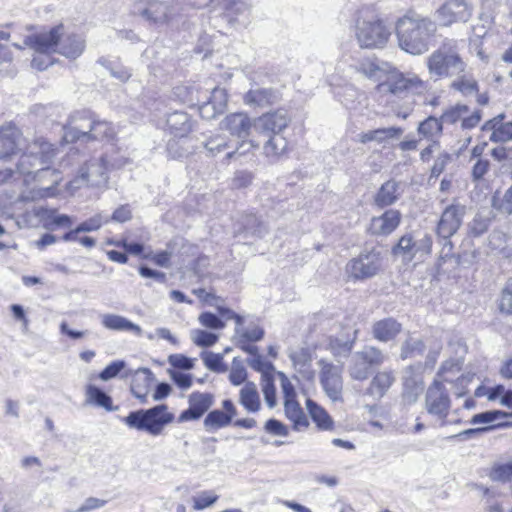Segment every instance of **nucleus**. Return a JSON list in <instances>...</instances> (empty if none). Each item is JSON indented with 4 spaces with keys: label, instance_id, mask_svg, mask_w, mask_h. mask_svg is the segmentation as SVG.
<instances>
[{
    "label": "nucleus",
    "instance_id": "1",
    "mask_svg": "<svg viewBox=\"0 0 512 512\" xmlns=\"http://www.w3.org/2000/svg\"><path fill=\"white\" fill-rule=\"evenodd\" d=\"M435 32V23L416 13H407L396 24L400 48L412 55H421L426 52L429 48V40Z\"/></svg>",
    "mask_w": 512,
    "mask_h": 512
},
{
    "label": "nucleus",
    "instance_id": "2",
    "mask_svg": "<svg viewBox=\"0 0 512 512\" xmlns=\"http://www.w3.org/2000/svg\"><path fill=\"white\" fill-rule=\"evenodd\" d=\"M460 41L445 38L426 59V67L432 79L453 78L468 70V64L461 53Z\"/></svg>",
    "mask_w": 512,
    "mask_h": 512
},
{
    "label": "nucleus",
    "instance_id": "3",
    "mask_svg": "<svg viewBox=\"0 0 512 512\" xmlns=\"http://www.w3.org/2000/svg\"><path fill=\"white\" fill-rule=\"evenodd\" d=\"M174 415L168 412L165 404L157 405L147 410L130 412L123 422L132 429L146 431L150 435H160L165 426L172 423Z\"/></svg>",
    "mask_w": 512,
    "mask_h": 512
},
{
    "label": "nucleus",
    "instance_id": "4",
    "mask_svg": "<svg viewBox=\"0 0 512 512\" xmlns=\"http://www.w3.org/2000/svg\"><path fill=\"white\" fill-rule=\"evenodd\" d=\"M128 163L126 158L110 161L106 155L92 158L81 168L79 176L70 182L71 189H78L83 185L101 187L107 184L110 168H121Z\"/></svg>",
    "mask_w": 512,
    "mask_h": 512
},
{
    "label": "nucleus",
    "instance_id": "5",
    "mask_svg": "<svg viewBox=\"0 0 512 512\" xmlns=\"http://www.w3.org/2000/svg\"><path fill=\"white\" fill-rule=\"evenodd\" d=\"M64 27L58 25L49 32L39 33L27 36L24 45L35 51L31 65L33 68L43 71L53 64L51 53L57 51V45L61 36H63Z\"/></svg>",
    "mask_w": 512,
    "mask_h": 512
},
{
    "label": "nucleus",
    "instance_id": "6",
    "mask_svg": "<svg viewBox=\"0 0 512 512\" xmlns=\"http://www.w3.org/2000/svg\"><path fill=\"white\" fill-rule=\"evenodd\" d=\"M222 130L228 131L232 136L239 138L241 141L235 150L226 154L228 159L232 158L235 154L243 155L252 148H259V142L253 138H249L251 130H253V119L246 113H231L227 115L220 123Z\"/></svg>",
    "mask_w": 512,
    "mask_h": 512
},
{
    "label": "nucleus",
    "instance_id": "7",
    "mask_svg": "<svg viewBox=\"0 0 512 512\" xmlns=\"http://www.w3.org/2000/svg\"><path fill=\"white\" fill-rule=\"evenodd\" d=\"M27 149L28 152L21 156L17 165L21 174H31L33 172L32 168L51 163L58 154V150L44 138L35 139Z\"/></svg>",
    "mask_w": 512,
    "mask_h": 512
},
{
    "label": "nucleus",
    "instance_id": "8",
    "mask_svg": "<svg viewBox=\"0 0 512 512\" xmlns=\"http://www.w3.org/2000/svg\"><path fill=\"white\" fill-rule=\"evenodd\" d=\"M391 33L385 24L379 20H358L356 39L362 48H383Z\"/></svg>",
    "mask_w": 512,
    "mask_h": 512
},
{
    "label": "nucleus",
    "instance_id": "9",
    "mask_svg": "<svg viewBox=\"0 0 512 512\" xmlns=\"http://www.w3.org/2000/svg\"><path fill=\"white\" fill-rule=\"evenodd\" d=\"M95 119L96 116L87 110L73 113L69 117L67 124L63 127V141L66 143L76 141L89 142Z\"/></svg>",
    "mask_w": 512,
    "mask_h": 512
},
{
    "label": "nucleus",
    "instance_id": "10",
    "mask_svg": "<svg viewBox=\"0 0 512 512\" xmlns=\"http://www.w3.org/2000/svg\"><path fill=\"white\" fill-rule=\"evenodd\" d=\"M319 381L326 396L333 402L343 401L342 367L326 359L318 361Z\"/></svg>",
    "mask_w": 512,
    "mask_h": 512
},
{
    "label": "nucleus",
    "instance_id": "11",
    "mask_svg": "<svg viewBox=\"0 0 512 512\" xmlns=\"http://www.w3.org/2000/svg\"><path fill=\"white\" fill-rule=\"evenodd\" d=\"M425 406L429 414L437 417L441 425L446 424V417L451 406V400L444 384L440 381H434L426 392Z\"/></svg>",
    "mask_w": 512,
    "mask_h": 512
},
{
    "label": "nucleus",
    "instance_id": "12",
    "mask_svg": "<svg viewBox=\"0 0 512 512\" xmlns=\"http://www.w3.org/2000/svg\"><path fill=\"white\" fill-rule=\"evenodd\" d=\"M381 268V256L379 252L370 251L361 253L347 264V273L356 280L367 279L375 276Z\"/></svg>",
    "mask_w": 512,
    "mask_h": 512
},
{
    "label": "nucleus",
    "instance_id": "13",
    "mask_svg": "<svg viewBox=\"0 0 512 512\" xmlns=\"http://www.w3.org/2000/svg\"><path fill=\"white\" fill-rule=\"evenodd\" d=\"M290 117L285 110L279 109L265 113L253 119V131L262 136L282 134L288 127Z\"/></svg>",
    "mask_w": 512,
    "mask_h": 512
},
{
    "label": "nucleus",
    "instance_id": "14",
    "mask_svg": "<svg viewBox=\"0 0 512 512\" xmlns=\"http://www.w3.org/2000/svg\"><path fill=\"white\" fill-rule=\"evenodd\" d=\"M288 357L299 380L313 382L316 371L313 368L314 351L305 346L291 348Z\"/></svg>",
    "mask_w": 512,
    "mask_h": 512
},
{
    "label": "nucleus",
    "instance_id": "15",
    "mask_svg": "<svg viewBox=\"0 0 512 512\" xmlns=\"http://www.w3.org/2000/svg\"><path fill=\"white\" fill-rule=\"evenodd\" d=\"M465 214L466 207L462 204L453 203L447 206L438 221L436 230L438 236L444 239L453 236L460 228Z\"/></svg>",
    "mask_w": 512,
    "mask_h": 512
},
{
    "label": "nucleus",
    "instance_id": "16",
    "mask_svg": "<svg viewBox=\"0 0 512 512\" xmlns=\"http://www.w3.org/2000/svg\"><path fill=\"white\" fill-rule=\"evenodd\" d=\"M179 10L177 4L151 0L147 3L146 8L142 10L141 15L156 25H168L178 16Z\"/></svg>",
    "mask_w": 512,
    "mask_h": 512
},
{
    "label": "nucleus",
    "instance_id": "17",
    "mask_svg": "<svg viewBox=\"0 0 512 512\" xmlns=\"http://www.w3.org/2000/svg\"><path fill=\"white\" fill-rule=\"evenodd\" d=\"M440 24L450 26L455 22H466L471 17V9L465 0H447L438 10Z\"/></svg>",
    "mask_w": 512,
    "mask_h": 512
},
{
    "label": "nucleus",
    "instance_id": "18",
    "mask_svg": "<svg viewBox=\"0 0 512 512\" xmlns=\"http://www.w3.org/2000/svg\"><path fill=\"white\" fill-rule=\"evenodd\" d=\"M401 219L402 215L399 210L388 209L380 216L371 219L368 230L375 236H387L398 228Z\"/></svg>",
    "mask_w": 512,
    "mask_h": 512
},
{
    "label": "nucleus",
    "instance_id": "19",
    "mask_svg": "<svg viewBox=\"0 0 512 512\" xmlns=\"http://www.w3.org/2000/svg\"><path fill=\"white\" fill-rule=\"evenodd\" d=\"M385 85L388 87L389 92L395 95H399L403 92L420 94L426 88L425 82L415 74L393 75Z\"/></svg>",
    "mask_w": 512,
    "mask_h": 512
},
{
    "label": "nucleus",
    "instance_id": "20",
    "mask_svg": "<svg viewBox=\"0 0 512 512\" xmlns=\"http://www.w3.org/2000/svg\"><path fill=\"white\" fill-rule=\"evenodd\" d=\"M189 408L182 411L178 422L183 423L200 419L213 404V397L208 393L194 392L189 396Z\"/></svg>",
    "mask_w": 512,
    "mask_h": 512
},
{
    "label": "nucleus",
    "instance_id": "21",
    "mask_svg": "<svg viewBox=\"0 0 512 512\" xmlns=\"http://www.w3.org/2000/svg\"><path fill=\"white\" fill-rule=\"evenodd\" d=\"M22 144V134L15 125L7 124L0 128V158L16 154Z\"/></svg>",
    "mask_w": 512,
    "mask_h": 512
},
{
    "label": "nucleus",
    "instance_id": "22",
    "mask_svg": "<svg viewBox=\"0 0 512 512\" xmlns=\"http://www.w3.org/2000/svg\"><path fill=\"white\" fill-rule=\"evenodd\" d=\"M505 117L504 113L498 114L482 125V131L491 132L489 137L491 142L504 143L512 140V122L503 123Z\"/></svg>",
    "mask_w": 512,
    "mask_h": 512
},
{
    "label": "nucleus",
    "instance_id": "23",
    "mask_svg": "<svg viewBox=\"0 0 512 512\" xmlns=\"http://www.w3.org/2000/svg\"><path fill=\"white\" fill-rule=\"evenodd\" d=\"M423 389L424 386L421 377L415 373L412 367H408L403 375L402 397L404 401L408 404L415 403Z\"/></svg>",
    "mask_w": 512,
    "mask_h": 512
},
{
    "label": "nucleus",
    "instance_id": "24",
    "mask_svg": "<svg viewBox=\"0 0 512 512\" xmlns=\"http://www.w3.org/2000/svg\"><path fill=\"white\" fill-rule=\"evenodd\" d=\"M401 184L390 179L384 182L374 196V204L379 208L393 205L401 196Z\"/></svg>",
    "mask_w": 512,
    "mask_h": 512
},
{
    "label": "nucleus",
    "instance_id": "25",
    "mask_svg": "<svg viewBox=\"0 0 512 512\" xmlns=\"http://www.w3.org/2000/svg\"><path fill=\"white\" fill-rule=\"evenodd\" d=\"M402 325L392 317L376 321L372 326V335L380 342H388L401 332Z\"/></svg>",
    "mask_w": 512,
    "mask_h": 512
},
{
    "label": "nucleus",
    "instance_id": "26",
    "mask_svg": "<svg viewBox=\"0 0 512 512\" xmlns=\"http://www.w3.org/2000/svg\"><path fill=\"white\" fill-rule=\"evenodd\" d=\"M403 134L401 127H387L369 130L358 134L357 141L361 144H367L369 142H376L383 144L391 139H398Z\"/></svg>",
    "mask_w": 512,
    "mask_h": 512
},
{
    "label": "nucleus",
    "instance_id": "27",
    "mask_svg": "<svg viewBox=\"0 0 512 512\" xmlns=\"http://www.w3.org/2000/svg\"><path fill=\"white\" fill-rule=\"evenodd\" d=\"M101 324L108 330L132 332L137 336L142 335V328L139 325L118 314L106 313L101 315Z\"/></svg>",
    "mask_w": 512,
    "mask_h": 512
},
{
    "label": "nucleus",
    "instance_id": "28",
    "mask_svg": "<svg viewBox=\"0 0 512 512\" xmlns=\"http://www.w3.org/2000/svg\"><path fill=\"white\" fill-rule=\"evenodd\" d=\"M449 84V88L460 93L463 97L474 96L479 92L478 81L466 70L460 74H456Z\"/></svg>",
    "mask_w": 512,
    "mask_h": 512
},
{
    "label": "nucleus",
    "instance_id": "29",
    "mask_svg": "<svg viewBox=\"0 0 512 512\" xmlns=\"http://www.w3.org/2000/svg\"><path fill=\"white\" fill-rule=\"evenodd\" d=\"M84 49L85 40L79 35L71 34L63 39L62 36L60 37L56 52L66 58L76 59L83 53Z\"/></svg>",
    "mask_w": 512,
    "mask_h": 512
},
{
    "label": "nucleus",
    "instance_id": "30",
    "mask_svg": "<svg viewBox=\"0 0 512 512\" xmlns=\"http://www.w3.org/2000/svg\"><path fill=\"white\" fill-rule=\"evenodd\" d=\"M168 129L174 137L184 138L192 130V123L186 112L175 111L166 120Z\"/></svg>",
    "mask_w": 512,
    "mask_h": 512
},
{
    "label": "nucleus",
    "instance_id": "31",
    "mask_svg": "<svg viewBox=\"0 0 512 512\" xmlns=\"http://www.w3.org/2000/svg\"><path fill=\"white\" fill-rule=\"evenodd\" d=\"M277 100V93L268 88L250 89L244 96L245 104L253 107H265L274 104Z\"/></svg>",
    "mask_w": 512,
    "mask_h": 512
},
{
    "label": "nucleus",
    "instance_id": "32",
    "mask_svg": "<svg viewBox=\"0 0 512 512\" xmlns=\"http://www.w3.org/2000/svg\"><path fill=\"white\" fill-rule=\"evenodd\" d=\"M35 177L39 181L48 180L47 185L40 186V197H51L55 195L57 185L61 182L62 178L56 169L50 167H41L37 169Z\"/></svg>",
    "mask_w": 512,
    "mask_h": 512
},
{
    "label": "nucleus",
    "instance_id": "33",
    "mask_svg": "<svg viewBox=\"0 0 512 512\" xmlns=\"http://www.w3.org/2000/svg\"><path fill=\"white\" fill-rule=\"evenodd\" d=\"M266 139L263 145V153L271 161H277L283 156L288 147V142L282 134L264 136Z\"/></svg>",
    "mask_w": 512,
    "mask_h": 512
},
{
    "label": "nucleus",
    "instance_id": "34",
    "mask_svg": "<svg viewBox=\"0 0 512 512\" xmlns=\"http://www.w3.org/2000/svg\"><path fill=\"white\" fill-rule=\"evenodd\" d=\"M394 380L395 378L392 373L386 371L379 372L371 380L366 394L375 399H380L388 391Z\"/></svg>",
    "mask_w": 512,
    "mask_h": 512
},
{
    "label": "nucleus",
    "instance_id": "35",
    "mask_svg": "<svg viewBox=\"0 0 512 512\" xmlns=\"http://www.w3.org/2000/svg\"><path fill=\"white\" fill-rule=\"evenodd\" d=\"M306 408L308 413L313 420V422L317 425V427L321 430H332L334 427V421L331 416L327 413V411L318 405L312 399L306 400Z\"/></svg>",
    "mask_w": 512,
    "mask_h": 512
},
{
    "label": "nucleus",
    "instance_id": "36",
    "mask_svg": "<svg viewBox=\"0 0 512 512\" xmlns=\"http://www.w3.org/2000/svg\"><path fill=\"white\" fill-rule=\"evenodd\" d=\"M284 409L286 417L293 423L295 430L302 431L308 428L309 421L298 402L295 400L285 401Z\"/></svg>",
    "mask_w": 512,
    "mask_h": 512
},
{
    "label": "nucleus",
    "instance_id": "37",
    "mask_svg": "<svg viewBox=\"0 0 512 512\" xmlns=\"http://www.w3.org/2000/svg\"><path fill=\"white\" fill-rule=\"evenodd\" d=\"M240 403L249 412H257L260 409L259 394L253 382H247L240 390Z\"/></svg>",
    "mask_w": 512,
    "mask_h": 512
},
{
    "label": "nucleus",
    "instance_id": "38",
    "mask_svg": "<svg viewBox=\"0 0 512 512\" xmlns=\"http://www.w3.org/2000/svg\"><path fill=\"white\" fill-rule=\"evenodd\" d=\"M417 131L422 137L436 142L443 131V124L440 118L429 116L424 121L420 122Z\"/></svg>",
    "mask_w": 512,
    "mask_h": 512
},
{
    "label": "nucleus",
    "instance_id": "39",
    "mask_svg": "<svg viewBox=\"0 0 512 512\" xmlns=\"http://www.w3.org/2000/svg\"><path fill=\"white\" fill-rule=\"evenodd\" d=\"M116 137L115 127L111 122L96 117L93 131L90 134V141L111 142Z\"/></svg>",
    "mask_w": 512,
    "mask_h": 512
},
{
    "label": "nucleus",
    "instance_id": "40",
    "mask_svg": "<svg viewBox=\"0 0 512 512\" xmlns=\"http://www.w3.org/2000/svg\"><path fill=\"white\" fill-rule=\"evenodd\" d=\"M264 337V330L256 323H250L248 327L239 324L235 327L234 340L241 342H257Z\"/></svg>",
    "mask_w": 512,
    "mask_h": 512
},
{
    "label": "nucleus",
    "instance_id": "41",
    "mask_svg": "<svg viewBox=\"0 0 512 512\" xmlns=\"http://www.w3.org/2000/svg\"><path fill=\"white\" fill-rule=\"evenodd\" d=\"M371 366L356 352L351 359L349 375L354 380H366L371 374Z\"/></svg>",
    "mask_w": 512,
    "mask_h": 512
},
{
    "label": "nucleus",
    "instance_id": "42",
    "mask_svg": "<svg viewBox=\"0 0 512 512\" xmlns=\"http://www.w3.org/2000/svg\"><path fill=\"white\" fill-rule=\"evenodd\" d=\"M243 233L255 237H263L268 232L266 224L257 216L249 214L242 218Z\"/></svg>",
    "mask_w": 512,
    "mask_h": 512
},
{
    "label": "nucleus",
    "instance_id": "43",
    "mask_svg": "<svg viewBox=\"0 0 512 512\" xmlns=\"http://www.w3.org/2000/svg\"><path fill=\"white\" fill-rule=\"evenodd\" d=\"M86 403L112 410V399L104 391L94 385H88L86 389Z\"/></svg>",
    "mask_w": 512,
    "mask_h": 512
},
{
    "label": "nucleus",
    "instance_id": "44",
    "mask_svg": "<svg viewBox=\"0 0 512 512\" xmlns=\"http://www.w3.org/2000/svg\"><path fill=\"white\" fill-rule=\"evenodd\" d=\"M425 344L423 341L412 335H409L401 346L400 357L404 359L414 358L423 354Z\"/></svg>",
    "mask_w": 512,
    "mask_h": 512
},
{
    "label": "nucleus",
    "instance_id": "45",
    "mask_svg": "<svg viewBox=\"0 0 512 512\" xmlns=\"http://www.w3.org/2000/svg\"><path fill=\"white\" fill-rule=\"evenodd\" d=\"M393 254L401 256L405 261H411L416 257L415 240L411 235L402 236L398 244L393 248Z\"/></svg>",
    "mask_w": 512,
    "mask_h": 512
},
{
    "label": "nucleus",
    "instance_id": "46",
    "mask_svg": "<svg viewBox=\"0 0 512 512\" xmlns=\"http://www.w3.org/2000/svg\"><path fill=\"white\" fill-rule=\"evenodd\" d=\"M231 423V416H228L222 410H213L208 413L204 420V427L207 431L216 430L225 427Z\"/></svg>",
    "mask_w": 512,
    "mask_h": 512
},
{
    "label": "nucleus",
    "instance_id": "47",
    "mask_svg": "<svg viewBox=\"0 0 512 512\" xmlns=\"http://www.w3.org/2000/svg\"><path fill=\"white\" fill-rule=\"evenodd\" d=\"M468 112L469 107L467 105L458 103L444 110L442 115L440 116V119L443 125H453L460 120L462 121V117L464 115H467Z\"/></svg>",
    "mask_w": 512,
    "mask_h": 512
},
{
    "label": "nucleus",
    "instance_id": "48",
    "mask_svg": "<svg viewBox=\"0 0 512 512\" xmlns=\"http://www.w3.org/2000/svg\"><path fill=\"white\" fill-rule=\"evenodd\" d=\"M201 359L203 360L204 365L213 372L223 373L227 371V366L223 363L222 354L203 351L201 353Z\"/></svg>",
    "mask_w": 512,
    "mask_h": 512
},
{
    "label": "nucleus",
    "instance_id": "49",
    "mask_svg": "<svg viewBox=\"0 0 512 512\" xmlns=\"http://www.w3.org/2000/svg\"><path fill=\"white\" fill-rule=\"evenodd\" d=\"M218 339L219 336L212 332L201 329L191 331V340L199 347H211L218 341Z\"/></svg>",
    "mask_w": 512,
    "mask_h": 512
},
{
    "label": "nucleus",
    "instance_id": "50",
    "mask_svg": "<svg viewBox=\"0 0 512 512\" xmlns=\"http://www.w3.org/2000/svg\"><path fill=\"white\" fill-rule=\"evenodd\" d=\"M492 205L501 213L512 214V186L502 196L495 194L492 199Z\"/></svg>",
    "mask_w": 512,
    "mask_h": 512
},
{
    "label": "nucleus",
    "instance_id": "51",
    "mask_svg": "<svg viewBox=\"0 0 512 512\" xmlns=\"http://www.w3.org/2000/svg\"><path fill=\"white\" fill-rule=\"evenodd\" d=\"M358 353L371 367L380 366L385 361L384 353L374 346H366Z\"/></svg>",
    "mask_w": 512,
    "mask_h": 512
},
{
    "label": "nucleus",
    "instance_id": "52",
    "mask_svg": "<svg viewBox=\"0 0 512 512\" xmlns=\"http://www.w3.org/2000/svg\"><path fill=\"white\" fill-rule=\"evenodd\" d=\"M262 391L267 405L273 408L276 404V389L273 377L267 373L262 374Z\"/></svg>",
    "mask_w": 512,
    "mask_h": 512
},
{
    "label": "nucleus",
    "instance_id": "53",
    "mask_svg": "<svg viewBox=\"0 0 512 512\" xmlns=\"http://www.w3.org/2000/svg\"><path fill=\"white\" fill-rule=\"evenodd\" d=\"M501 414L494 412L493 410L485 411L482 413L475 414L471 420L470 424L477 425V424H485L486 427H479V429H484V432L493 430L494 427H492V424H494L495 419L499 417Z\"/></svg>",
    "mask_w": 512,
    "mask_h": 512
},
{
    "label": "nucleus",
    "instance_id": "54",
    "mask_svg": "<svg viewBox=\"0 0 512 512\" xmlns=\"http://www.w3.org/2000/svg\"><path fill=\"white\" fill-rule=\"evenodd\" d=\"M210 156H216L225 151L229 145L227 138L223 135H216L209 138L204 144Z\"/></svg>",
    "mask_w": 512,
    "mask_h": 512
},
{
    "label": "nucleus",
    "instance_id": "55",
    "mask_svg": "<svg viewBox=\"0 0 512 512\" xmlns=\"http://www.w3.org/2000/svg\"><path fill=\"white\" fill-rule=\"evenodd\" d=\"M246 378H247V372H246L244 365L238 358H234L233 362H232L230 374H229L230 382L233 385L238 386V385H241L242 383H244Z\"/></svg>",
    "mask_w": 512,
    "mask_h": 512
},
{
    "label": "nucleus",
    "instance_id": "56",
    "mask_svg": "<svg viewBox=\"0 0 512 512\" xmlns=\"http://www.w3.org/2000/svg\"><path fill=\"white\" fill-rule=\"evenodd\" d=\"M490 218L481 214H476L469 224L470 234L474 237L483 235L489 228Z\"/></svg>",
    "mask_w": 512,
    "mask_h": 512
},
{
    "label": "nucleus",
    "instance_id": "57",
    "mask_svg": "<svg viewBox=\"0 0 512 512\" xmlns=\"http://www.w3.org/2000/svg\"><path fill=\"white\" fill-rule=\"evenodd\" d=\"M354 341L341 342L338 339L330 341V350L336 358H346L353 349Z\"/></svg>",
    "mask_w": 512,
    "mask_h": 512
},
{
    "label": "nucleus",
    "instance_id": "58",
    "mask_svg": "<svg viewBox=\"0 0 512 512\" xmlns=\"http://www.w3.org/2000/svg\"><path fill=\"white\" fill-rule=\"evenodd\" d=\"M198 321L202 326L213 330H221L225 327L224 321L211 312L201 313Z\"/></svg>",
    "mask_w": 512,
    "mask_h": 512
},
{
    "label": "nucleus",
    "instance_id": "59",
    "mask_svg": "<svg viewBox=\"0 0 512 512\" xmlns=\"http://www.w3.org/2000/svg\"><path fill=\"white\" fill-rule=\"evenodd\" d=\"M218 500V495L212 491H203L193 498V508L195 510H203L213 505Z\"/></svg>",
    "mask_w": 512,
    "mask_h": 512
},
{
    "label": "nucleus",
    "instance_id": "60",
    "mask_svg": "<svg viewBox=\"0 0 512 512\" xmlns=\"http://www.w3.org/2000/svg\"><path fill=\"white\" fill-rule=\"evenodd\" d=\"M490 477L496 481H508L512 478V461L495 466L490 473Z\"/></svg>",
    "mask_w": 512,
    "mask_h": 512
},
{
    "label": "nucleus",
    "instance_id": "61",
    "mask_svg": "<svg viewBox=\"0 0 512 512\" xmlns=\"http://www.w3.org/2000/svg\"><path fill=\"white\" fill-rule=\"evenodd\" d=\"M209 101L215 105L216 109L221 110L222 112L225 110L228 102V95L225 89L223 88H214L211 92V96Z\"/></svg>",
    "mask_w": 512,
    "mask_h": 512
},
{
    "label": "nucleus",
    "instance_id": "62",
    "mask_svg": "<svg viewBox=\"0 0 512 512\" xmlns=\"http://www.w3.org/2000/svg\"><path fill=\"white\" fill-rule=\"evenodd\" d=\"M432 248V237L428 234L423 235L418 240H415V253L416 257H423L430 254Z\"/></svg>",
    "mask_w": 512,
    "mask_h": 512
},
{
    "label": "nucleus",
    "instance_id": "63",
    "mask_svg": "<svg viewBox=\"0 0 512 512\" xmlns=\"http://www.w3.org/2000/svg\"><path fill=\"white\" fill-rule=\"evenodd\" d=\"M125 367V362L122 360L114 361L109 364L99 375L103 381H108L118 375V373Z\"/></svg>",
    "mask_w": 512,
    "mask_h": 512
},
{
    "label": "nucleus",
    "instance_id": "64",
    "mask_svg": "<svg viewBox=\"0 0 512 512\" xmlns=\"http://www.w3.org/2000/svg\"><path fill=\"white\" fill-rule=\"evenodd\" d=\"M499 309L506 314L512 313V283L507 285L502 291Z\"/></svg>",
    "mask_w": 512,
    "mask_h": 512
}]
</instances>
